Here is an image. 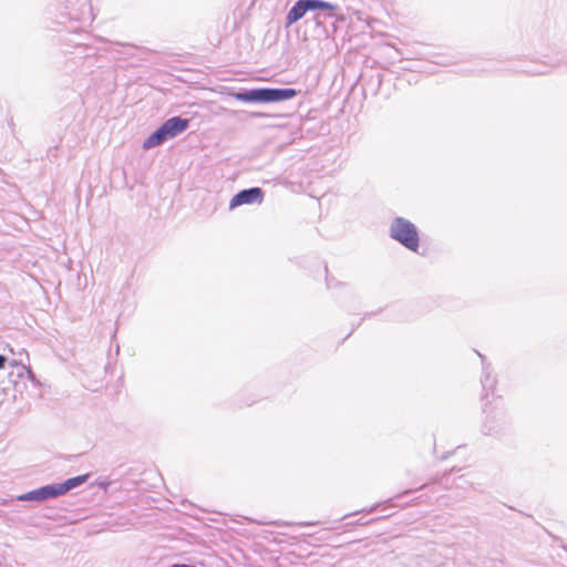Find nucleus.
I'll return each mask as SVG.
<instances>
[{
	"mask_svg": "<svg viewBox=\"0 0 567 567\" xmlns=\"http://www.w3.org/2000/svg\"><path fill=\"white\" fill-rule=\"evenodd\" d=\"M307 14L310 17L306 22L313 23L319 34L324 38H333L347 20L337 4L324 0H298L286 14V28L291 27Z\"/></svg>",
	"mask_w": 567,
	"mask_h": 567,
	"instance_id": "1",
	"label": "nucleus"
},
{
	"mask_svg": "<svg viewBox=\"0 0 567 567\" xmlns=\"http://www.w3.org/2000/svg\"><path fill=\"white\" fill-rule=\"evenodd\" d=\"M297 93L292 87H255L231 92L230 96L245 103H274L291 100Z\"/></svg>",
	"mask_w": 567,
	"mask_h": 567,
	"instance_id": "2",
	"label": "nucleus"
},
{
	"mask_svg": "<svg viewBox=\"0 0 567 567\" xmlns=\"http://www.w3.org/2000/svg\"><path fill=\"white\" fill-rule=\"evenodd\" d=\"M390 237L411 251H416L420 238L416 226L403 217H395L390 225Z\"/></svg>",
	"mask_w": 567,
	"mask_h": 567,
	"instance_id": "3",
	"label": "nucleus"
},
{
	"mask_svg": "<svg viewBox=\"0 0 567 567\" xmlns=\"http://www.w3.org/2000/svg\"><path fill=\"white\" fill-rule=\"evenodd\" d=\"M265 193L260 187H250L239 190L229 202V209L241 205L260 204L264 200Z\"/></svg>",
	"mask_w": 567,
	"mask_h": 567,
	"instance_id": "4",
	"label": "nucleus"
},
{
	"mask_svg": "<svg viewBox=\"0 0 567 567\" xmlns=\"http://www.w3.org/2000/svg\"><path fill=\"white\" fill-rule=\"evenodd\" d=\"M60 496L56 484H48L30 491L28 493L21 494L17 497L20 502H44L48 499H53Z\"/></svg>",
	"mask_w": 567,
	"mask_h": 567,
	"instance_id": "5",
	"label": "nucleus"
},
{
	"mask_svg": "<svg viewBox=\"0 0 567 567\" xmlns=\"http://www.w3.org/2000/svg\"><path fill=\"white\" fill-rule=\"evenodd\" d=\"M507 423V416L504 412L497 411L494 415H488L486 422L482 426L485 435L498 434L503 426Z\"/></svg>",
	"mask_w": 567,
	"mask_h": 567,
	"instance_id": "6",
	"label": "nucleus"
},
{
	"mask_svg": "<svg viewBox=\"0 0 567 567\" xmlns=\"http://www.w3.org/2000/svg\"><path fill=\"white\" fill-rule=\"evenodd\" d=\"M189 118L173 116L167 118L162 125L169 138L177 136L189 127Z\"/></svg>",
	"mask_w": 567,
	"mask_h": 567,
	"instance_id": "7",
	"label": "nucleus"
},
{
	"mask_svg": "<svg viewBox=\"0 0 567 567\" xmlns=\"http://www.w3.org/2000/svg\"><path fill=\"white\" fill-rule=\"evenodd\" d=\"M169 137L166 134V131L164 130L163 125L157 127L153 133L150 134L147 138L143 142V148L144 150H151L158 145H162L166 141H168Z\"/></svg>",
	"mask_w": 567,
	"mask_h": 567,
	"instance_id": "8",
	"label": "nucleus"
},
{
	"mask_svg": "<svg viewBox=\"0 0 567 567\" xmlns=\"http://www.w3.org/2000/svg\"><path fill=\"white\" fill-rule=\"evenodd\" d=\"M89 477H90V474H83V475L70 477L62 483H55L56 487L59 489L60 496L69 493L70 491H72L74 488H78L79 486L84 484L89 480Z\"/></svg>",
	"mask_w": 567,
	"mask_h": 567,
	"instance_id": "9",
	"label": "nucleus"
},
{
	"mask_svg": "<svg viewBox=\"0 0 567 567\" xmlns=\"http://www.w3.org/2000/svg\"><path fill=\"white\" fill-rule=\"evenodd\" d=\"M11 365L14 370L10 371L8 378L10 382L17 383V379L23 378L24 374H28L29 378H33V373L30 369H28L24 364H18L14 360L11 362Z\"/></svg>",
	"mask_w": 567,
	"mask_h": 567,
	"instance_id": "10",
	"label": "nucleus"
},
{
	"mask_svg": "<svg viewBox=\"0 0 567 567\" xmlns=\"http://www.w3.org/2000/svg\"><path fill=\"white\" fill-rule=\"evenodd\" d=\"M477 355L482 359V363H483V377L481 379V382H482V386H483V390L486 391L488 388H492L495 383V380H492L491 379V369H489V364H485V357L482 355L480 352H477Z\"/></svg>",
	"mask_w": 567,
	"mask_h": 567,
	"instance_id": "11",
	"label": "nucleus"
},
{
	"mask_svg": "<svg viewBox=\"0 0 567 567\" xmlns=\"http://www.w3.org/2000/svg\"><path fill=\"white\" fill-rule=\"evenodd\" d=\"M165 567H196L195 565L185 564V563H171Z\"/></svg>",
	"mask_w": 567,
	"mask_h": 567,
	"instance_id": "12",
	"label": "nucleus"
},
{
	"mask_svg": "<svg viewBox=\"0 0 567 567\" xmlns=\"http://www.w3.org/2000/svg\"><path fill=\"white\" fill-rule=\"evenodd\" d=\"M7 362L8 358L6 355L0 354V370L4 369Z\"/></svg>",
	"mask_w": 567,
	"mask_h": 567,
	"instance_id": "13",
	"label": "nucleus"
},
{
	"mask_svg": "<svg viewBox=\"0 0 567 567\" xmlns=\"http://www.w3.org/2000/svg\"><path fill=\"white\" fill-rule=\"evenodd\" d=\"M250 116L251 117H266L268 115L265 113L254 112V113H250Z\"/></svg>",
	"mask_w": 567,
	"mask_h": 567,
	"instance_id": "14",
	"label": "nucleus"
},
{
	"mask_svg": "<svg viewBox=\"0 0 567 567\" xmlns=\"http://www.w3.org/2000/svg\"><path fill=\"white\" fill-rule=\"evenodd\" d=\"M377 507H378V505H373L369 509H363L362 512L372 513L375 511Z\"/></svg>",
	"mask_w": 567,
	"mask_h": 567,
	"instance_id": "15",
	"label": "nucleus"
},
{
	"mask_svg": "<svg viewBox=\"0 0 567 567\" xmlns=\"http://www.w3.org/2000/svg\"><path fill=\"white\" fill-rule=\"evenodd\" d=\"M412 492H413V489H409V491L403 492L402 495L411 494Z\"/></svg>",
	"mask_w": 567,
	"mask_h": 567,
	"instance_id": "16",
	"label": "nucleus"
}]
</instances>
